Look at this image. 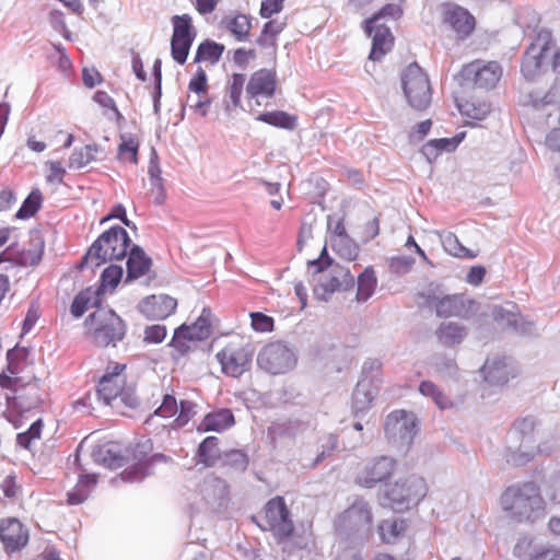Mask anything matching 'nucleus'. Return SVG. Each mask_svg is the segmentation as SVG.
Wrapping results in <instances>:
<instances>
[{
	"instance_id": "nucleus-1",
	"label": "nucleus",
	"mask_w": 560,
	"mask_h": 560,
	"mask_svg": "<svg viewBox=\"0 0 560 560\" xmlns=\"http://www.w3.org/2000/svg\"><path fill=\"white\" fill-rule=\"evenodd\" d=\"M500 501L506 516L516 523L533 524L546 515V502L535 482L510 486Z\"/></svg>"
},
{
	"instance_id": "nucleus-2",
	"label": "nucleus",
	"mask_w": 560,
	"mask_h": 560,
	"mask_svg": "<svg viewBox=\"0 0 560 560\" xmlns=\"http://www.w3.org/2000/svg\"><path fill=\"white\" fill-rule=\"evenodd\" d=\"M316 272H323L331 267L329 272L323 275L314 288V294L320 300H328L331 294L338 291H347L353 288L354 277L349 268L339 264L334 265V260L328 256L327 247L324 246L319 257L310 261Z\"/></svg>"
},
{
	"instance_id": "nucleus-3",
	"label": "nucleus",
	"mask_w": 560,
	"mask_h": 560,
	"mask_svg": "<svg viewBox=\"0 0 560 560\" xmlns=\"http://www.w3.org/2000/svg\"><path fill=\"white\" fill-rule=\"evenodd\" d=\"M537 421L534 417H525L515 421L509 433L506 462L513 466H523L534 458L537 451L535 429Z\"/></svg>"
},
{
	"instance_id": "nucleus-4",
	"label": "nucleus",
	"mask_w": 560,
	"mask_h": 560,
	"mask_svg": "<svg viewBox=\"0 0 560 560\" xmlns=\"http://www.w3.org/2000/svg\"><path fill=\"white\" fill-rule=\"evenodd\" d=\"M130 238L121 226H113L104 232L89 248L84 262L95 267L108 260H120L127 255Z\"/></svg>"
},
{
	"instance_id": "nucleus-5",
	"label": "nucleus",
	"mask_w": 560,
	"mask_h": 560,
	"mask_svg": "<svg viewBox=\"0 0 560 560\" xmlns=\"http://www.w3.org/2000/svg\"><path fill=\"white\" fill-rule=\"evenodd\" d=\"M460 88L471 92L488 93L500 82L503 69L498 61L474 60L463 66L460 72Z\"/></svg>"
},
{
	"instance_id": "nucleus-6",
	"label": "nucleus",
	"mask_w": 560,
	"mask_h": 560,
	"mask_svg": "<svg viewBox=\"0 0 560 560\" xmlns=\"http://www.w3.org/2000/svg\"><path fill=\"white\" fill-rule=\"evenodd\" d=\"M88 330L105 347L114 346L125 336V324L113 311L97 308L85 320Z\"/></svg>"
},
{
	"instance_id": "nucleus-7",
	"label": "nucleus",
	"mask_w": 560,
	"mask_h": 560,
	"mask_svg": "<svg viewBox=\"0 0 560 560\" xmlns=\"http://www.w3.org/2000/svg\"><path fill=\"white\" fill-rule=\"evenodd\" d=\"M427 493V485L423 478L410 476L405 480H398L385 490L387 504L396 512H402L418 504Z\"/></svg>"
},
{
	"instance_id": "nucleus-8",
	"label": "nucleus",
	"mask_w": 560,
	"mask_h": 560,
	"mask_svg": "<svg viewBox=\"0 0 560 560\" xmlns=\"http://www.w3.org/2000/svg\"><path fill=\"white\" fill-rule=\"evenodd\" d=\"M382 363L377 359L364 362L361 378L357 383L352 399L357 412L365 411L377 396L382 385Z\"/></svg>"
},
{
	"instance_id": "nucleus-9",
	"label": "nucleus",
	"mask_w": 560,
	"mask_h": 560,
	"mask_svg": "<svg viewBox=\"0 0 560 560\" xmlns=\"http://www.w3.org/2000/svg\"><path fill=\"white\" fill-rule=\"evenodd\" d=\"M404 94L411 107L423 110L432 100V90L427 73L417 65L410 63L401 77Z\"/></svg>"
},
{
	"instance_id": "nucleus-10",
	"label": "nucleus",
	"mask_w": 560,
	"mask_h": 560,
	"mask_svg": "<svg viewBox=\"0 0 560 560\" xmlns=\"http://www.w3.org/2000/svg\"><path fill=\"white\" fill-rule=\"evenodd\" d=\"M19 382L20 377L8 376L4 372L0 374V386L15 393L13 396H7L8 406L20 412L39 407L44 402V393L37 382H28L25 385H19Z\"/></svg>"
},
{
	"instance_id": "nucleus-11",
	"label": "nucleus",
	"mask_w": 560,
	"mask_h": 560,
	"mask_svg": "<svg viewBox=\"0 0 560 560\" xmlns=\"http://www.w3.org/2000/svg\"><path fill=\"white\" fill-rule=\"evenodd\" d=\"M257 524L264 530L272 532L279 540L289 538L294 530L290 511L282 497H275L266 503L262 523Z\"/></svg>"
},
{
	"instance_id": "nucleus-12",
	"label": "nucleus",
	"mask_w": 560,
	"mask_h": 560,
	"mask_svg": "<svg viewBox=\"0 0 560 560\" xmlns=\"http://www.w3.org/2000/svg\"><path fill=\"white\" fill-rule=\"evenodd\" d=\"M211 334L212 312L209 307H203L192 324H182L174 330L170 346L182 350L189 349L197 342L207 340Z\"/></svg>"
},
{
	"instance_id": "nucleus-13",
	"label": "nucleus",
	"mask_w": 560,
	"mask_h": 560,
	"mask_svg": "<svg viewBox=\"0 0 560 560\" xmlns=\"http://www.w3.org/2000/svg\"><path fill=\"white\" fill-rule=\"evenodd\" d=\"M481 375L491 386H504L520 373L514 358L505 352H490L480 368Z\"/></svg>"
},
{
	"instance_id": "nucleus-14",
	"label": "nucleus",
	"mask_w": 560,
	"mask_h": 560,
	"mask_svg": "<svg viewBox=\"0 0 560 560\" xmlns=\"http://www.w3.org/2000/svg\"><path fill=\"white\" fill-rule=\"evenodd\" d=\"M553 46V38L549 31H540L527 47L521 65L522 73L526 79H535L541 73L547 54Z\"/></svg>"
},
{
	"instance_id": "nucleus-15",
	"label": "nucleus",
	"mask_w": 560,
	"mask_h": 560,
	"mask_svg": "<svg viewBox=\"0 0 560 560\" xmlns=\"http://www.w3.org/2000/svg\"><path fill=\"white\" fill-rule=\"evenodd\" d=\"M173 34L171 38V52L173 59L183 65L186 62L190 47L196 37L192 18L188 13L174 15L171 19Z\"/></svg>"
},
{
	"instance_id": "nucleus-16",
	"label": "nucleus",
	"mask_w": 560,
	"mask_h": 560,
	"mask_svg": "<svg viewBox=\"0 0 560 560\" xmlns=\"http://www.w3.org/2000/svg\"><path fill=\"white\" fill-rule=\"evenodd\" d=\"M277 88L276 70L261 68L252 73L246 85V97L248 102L254 101L259 106L262 98L273 97Z\"/></svg>"
},
{
	"instance_id": "nucleus-17",
	"label": "nucleus",
	"mask_w": 560,
	"mask_h": 560,
	"mask_svg": "<svg viewBox=\"0 0 560 560\" xmlns=\"http://www.w3.org/2000/svg\"><path fill=\"white\" fill-rule=\"evenodd\" d=\"M480 92H471L460 88L455 94V103L459 113L467 119L482 120L492 109L491 102L479 95Z\"/></svg>"
},
{
	"instance_id": "nucleus-18",
	"label": "nucleus",
	"mask_w": 560,
	"mask_h": 560,
	"mask_svg": "<svg viewBox=\"0 0 560 560\" xmlns=\"http://www.w3.org/2000/svg\"><path fill=\"white\" fill-rule=\"evenodd\" d=\"M395 459L389 456L375 457L365 464L357 477V481L363 487L372 488L388 479L395 469Z\"/></svg>"
},
{
	"instance_id": "nucleus-19",
	"label": "nucleus",
	"mask_w": 560,
	"mask_h": 560,
	"mask_svg": "<svg viewBox=\"0 0 560 560\" xmlns=\"http://www.w3.org/2000/svg\"><path fill=\"white\" fill-rule=\"evenodd\" d=\"M416 417L405 410L389 413L385 421V432L390 438H398L401 443L410 444L416 434Z\"/></svg>"
},
{
	"instance_id": "nucleus-20",
	"label": "nucleus",
	"mask_w": 560,
	"mask_h": 560,
	"mask_svg": "<svg viewBox=\"0 0 560 560\" xmlns=\"http://www.w3.org/2000/svg\"><path fill=\"white\" fill-rule=\"evenodd\" d=\"M151 451V440L140 441L133 446L131 450V460L133 464L120 474L124 481L139 482L151 474L149 465H147Z\"/></svg>"
},
{
	"instance_id": "nucleus-21",
	"label": "nucleus",
	"mask_w": 560,
	"mask_h": 560,
	"mask_svg": "<svg viewBox=\"0 0 560 560\" xmlns=\"http://www.w3.org/2000/svg\"><path fill=\"white\" fill-rule=\"evenodd\" d=\"M138 308L148 319H165L175 313L177 300L168 294H152L144 298Z\"/></svg>"
},
{
	"instance_id": "nucleus-22",
	"label": "nucleus",
	"mask_w": 560,
	"mask_h": 560,
	"mask_svg": "<svg viewBox=\"0 0 560 560\" xmlns=\"http://www.w3.org/2000/svg\"><path fill=\"white\" fill-rule=\"evenodd\" d=\"M0 540L7 551L14 552L27 544L28 533L18 518H5L0 521Z\"/></svg>"
},
{
	"instance_id": "nucleus-23",
	"label": "nucleus",
	"mask_w": 560,
	"mask_h": 560,
	"mask_svg": "<svg viewBox=\"0 0 560 560\" xmlns=\"http://www.w3.org/2000/svg\"><path fill=\"white\" fill-rule=\"evenodd\" d=\"M296 361L294 352H259L257 355V365L273 375L290 371Z\"/></svg>"
},
{
	"instance_id": "nucleus-24",
	"label": "nucleus",
	"mask_w": 560,
	"mask_h": 560,
	"mask_svg": "<svg viewBox=\"0 0 560 560\" xmlns=\"http://www.w3.org/2000/svg\"><path fill=\"white\" fill-rule=\"evenodd\" d=\"M222 372L232 377L241 376L252 365V352H217Z\"/></svg>"
},
{
	"instance_id": "nucleus-25",
	"label": "nucleus",
	"mask_w": 560,
	"mask_h": 560,
	"mask_svg": "<svg viewBox=\"0 0 560 560\" xmlns=\"http://www.w3.org/2000/svg\"><path fill=\"white\" fill-rule=\"evenodd\" d=\"M316 420L311 413H303L299 417H291L285 421L275 423V431L285 438L294 439L308 430H314Z\"/></svg>"
},
{
	"instance_id": "nucleus-26",
	"label": "nucleus",
	"mask_w": 560,
	"mask_h": 560,
	"mask_svg": "<svg viewBox=\"0 0 560 560\" xmlns=\"http://www.w3.org/2000/svg\"><path fill=\"white\" fill-rule=\"evenodd\" d=\"M444 21L460 36H468L475 28L474 16L465 9L454 5L445 10Z\"/></svg>"
},
{
	"instance_id": "nucleus-27",
	"label": "nucleus",
	"mask_w": 560,
	"mask_h": 560,
	"mask_svg": "<svg viewBox=\"0 0 560 560\" xmlns=\"http://www.w3.org/2000/svg\"><path fill=\"white\" fill-rule=\"evenodd\" d=\"M474 304L460 295H446L435 303V312L440 317H464L468 316V310Z\"/></svg>"
},
{
	"instance_id": "nucleus-28",
	"label": "nucleus",
	"mask_w": 560,
	"mask_h": 560,
	"mask_svg": "<svg viewBox=\"0 0 560 560\" xmlns=\"http://www.w3.org/2000/svg\"><path fill=\"white\" fill-rule=\"evenodd\" d=\"M92 457L96 464L110 469L122 467L128 463V457L121 454V450L116 443L96 446L92 452Z\"/></svg>"
},
{
	"instance_id": "nucleus-29",
	"label": "nucleus",
	"mask_w": 560,
	"mask_h": 560,
	"mask_svg": "<svg viewBox=\"0 0 560 560\" xmlns=\"http://www.w3.org/2000/svg\"><path fill=\"white\" fill-rule=\"evenodd\" d=\"M372 48L370 59L381 60L394 46V36L385 24H374L372 34Z\"/></svg>"
},
{
	"instance_id": "nucleus-30",
	"label": "nucleus",
	"mask_w": 560,
	"mask_h": 560,
	"mask_svg": "<svg viewBox=\"0 0 560 560\" xmlns=\"http://www.w3.org/2000/svg\"><path fill=\"white\" fill-rule=\"evenodd\" d=\"M201 493L209 505L221 506L228 495V486L223 479L209 477L202 483Z\"/></svg>"
},
{
	"instance_id": "nucleus-31",
	"label": "nucleus",
	"mask_w": 560,
	"mask_h": 560,
	"mask_svg": "<svg viewBox=\"0 0 560 560\" xmlns=\"http://www.w3.org/2000/svg\"><path fill=\"white\" fill-rule=\"evenodd\" d=\"M234 416L230 409H220L205 416L203 420L198 427L199 431H223L234 424Z\"/></svg>"
},
{
	"instance_id": "nucleus-32",
	"label": "nucleus",
	"mask_w": 560,
	"mask_h": 560,
	"mask_svg": "<svg viewBox=\"0 0 560 560\" xmlns=\"http://www.w3.org/2000/svg\"><path fill=\"white\" fill-rule=\"evenodd\" d=\"M345 518L358 529L369 528L372 523V512L369 503L362 499L355 500L346 511Z\"/></svg>"
},
{
	"instance_id": "nucleus-33",
	"label": "nucleus",
	"mask_w": 560,
	"mask_h": 560,
	"mask_svg": "<svg viewBox=\"0 0 560 560\" xmlns=\"http://www.w3.org/2000/svg\"><path fill=\"white\" fill-rule=\"evenodd\" d=\"M44 244L39 240H31L15 250V261L21 266L37 265L43 256Z\"/></svg>"
},
{
	"instance_id": "nucleus-34",
	"label": "nucleus",
	"mask_w": 560,
	"mask_h": 560,
	"mask_svg": "<svg viewBox=\"0 0 560 560\" xmlns=\"http://www.w3.org/2000/svg\"><path fill=\"white\" fill-rule=\"evenodd\" d=\"M151 267V259L145 256L142 249L133 247L127 260L128 279H138L148 273Z\"/></svg>"
},
{
	"instance_id": "nucleus-35",
	"label": "nucleus",
	"mask_w": 560,
	"mask_h": 560,
	"mask_svg": "<svg viewBox=\"0 0 560 560\" xmlns=\"http://www.w3.org/2000/svg\"><path fill=\"white\" fill-rule=\"evenodd\" d=\"M140 141L137 136L122 135L117 149V159L121 163H138Z\"/></svg>"
},
{
	"instance_id": "nucleus-36",
	"label": "nucleus",
	"mask_w": 560,
	"mask_h": 560,
	"mask_svg": "<svg viewBox=\"0 0 560 560\" xmlns=\"http://www.w3.org/2000/svg\"><path fill=\"white\" fill-rule=\"evenodd\" d=\"M225 28L238 42H246L252 31V19L249 15L237 13L224 21Z\"/></svg>"
},
{
	"instance_id": "nucleus-37",
	"label": "nucleus",
	"mask_w": 560,
	"mask_h": 560,
	"mask_svg": "<svg viewBox=\"0 0 560 560\" xmlns=\"http://www.w3.org/2000/svg\"><path fill=\"white\" fill-rule=\"evenodd\" d=\"M197 456L199 463H202L206 467L214 466L222 456L219 448V439L217 436L206 438L198 446Z\"/></svg>"
},
{
	"instance_id": "nucleus-38",
	"label": "nucleus",
	"mask_w": 560,
	"mask_h": 560,
	"mask_svg": "<svg viewBox=\"0 0 560 560\" xmlns=\"http://www.w3.org/2000/svg\"><path fill=\"white\" fill-rule=\"evenodd\" d=\"M377 285V279L373 267H366L358 277V289L355 300L358 302L368 301L374 293Z\"/></svg>"
},
{
	"instance_id": "nucleus-39",
	"label": "nucleus",
	"mask_w": 560,
	"mask_h": 560,
	"mask_svg": "<svg viewBox=\"0 0 560 560\" xmlns=\"http://www.w3.org/2000/svg\"><path fill=\"white\" fill-rule=\"evenodd\" d=\"M259 121L268 124L270 126L293 130L296 127V116L290 115L283 110H273L262 113L256 118Z\"/></svg>"
},
{
	"instance_id": "nucleus-40",
	"label": "nucleus",
	"mask_w": 560,
	"mask_h": 560,
	"mask_svg": "<svg viewBox=\"0 0 560 560\" xmlns=\"http://www.w3.org/2000/svg\"><path fill=\"white\" fill-rule=\"evenodd\" d=\"M122 381L110 378L109 375H103L100 380L96 396L104 404L110 405L112 401L118 399L121 392Z\"/></svg>"
},
{
	"instance_id": "nucleus-41",
	"label": "nucleus",
	"mask_w": 560,
	"mask_h": 560,
	"mask_svg": "<svg viewBox=\"0 0 560 560\" xmlns=\"http://www.w3.org/2000/svg\"><path fill=\"white\" fill-rule=\"evenodd\" d=\"M436 336L441 343L452 347L466 337V330L455 323H444L439 327Z\"/></svg>"
},
{
	"instance_id": "nucleus-42",
	"label": "nucleus",
	"mask_w": 560,
	"mask_h": 560,
	"mask_svg": "<svg viewBox=\"0 0 560 560\" xmlns=\"http://www.w3.org/2000/svg\"><path fill=\"white\" fill-rule=\"evenodd\" d=\"M441 242L445 252L450 255L458 258L472 259L477 257V254L465 247L458 240V237L452 233L446 232L441 235Z\"/></svg>"
},
{
	"instance_id": "nucleus-43",
	"label": "nucleus",
	"mask_w": 560,
	"mask_h": 560,
	"mask_svg": "<svg viewBox=\"0 0 560 560\" xmlns=\"http://www.w3.org/2000/svg\"><path fill=\"white\" fill-rule=\"evenodd\" d=\"M402 14L400 5L388 3L382 7L376 13L364 21V31L368 35L372 34L374 24H381L382 19L397 20Z\"/></svg>"
},
{
	"instance_id": "nucleus-44",
	"label": "nucleus",
	"mask_w": 560,
	"mask_h": 560,
	"mask_svg": "<svg viewBox=\"0 0 560 560\" xmlns=\"http://www.w3.org/2000/svg\"><path fill=\"white\" fill-rule=\"evenodd\" d=\"M330 245L332 250L345 260L353 261L359 257L360 247L350 236L331 240Z\"/></svg>"
},
{
	"instance_id": "nucleus-45",
	"label": "nucleus",
	"mask_w": 560,
	"mask_h": 560,
	"mask_svg": "<svg viewBox=\"0 0 560 560\" xmlns=\"http://www.w3.org/2000/svg\"><path fill=\"white\" fill-rule=\"evenodd\" d=\"M407 524L405 520H386L380 523L378 533L384 542H394L405 530Z\"/></svg>"
},
{
	"instance_id": "nucleus-46",
	"label": "nucleus",
	"mask_w": 560,
	"mask_h": 560,
	"mask_svg": "<svg viewBox=\"0 0 560 560\" xmlns=\"http://www.w3.org/2000/svg\"><path fill=\"white\" fill-rule=\"evenodd\" d=\"M419 393L431 398L442 410L453 406L452 400L431 381H422L419 385Z\"/></svg>"
},
{
	"instance_id": "nucleus-47",
	"label": "nucleus",
	"mask_w": 560,
	"mask_h": 560,
	"mask_svg": "<svg viewBox=\"0 0 560 560\" xmlns=\"http://www.w3.org/2000/svg\"><path fill=\"white\" fill-rule=\"evenodd\" d=\"M431 368L442 377H453L457 373V364L454 357L445 353H438L431 361Z\"/></svg>"
},
{
	"instance_id": "nucleus-48",
	"label": "nucleus",
	"mask_w": 560,
	"mask_h": 560,
	"mask_svg": "<svg viewBox=\"0 0 560 560\" xmlns=\"http://www.w3.org/2000/svg\"><path fill=\"white\" fill-rule=\"evenodd\" d=\"M222 52V45H219L214 42L205 40L198 46L195 61H208L210 63H215L221 58Z\"/></svg>"
},
{
	"instance_id": "nucleus-49",
	"label": "nucleus",
	"mask_w": 560,
	"mask_h": 560,
	"mask_svg": "<svg viewBox=\"0 0 560 560\" xmlns=\"http://www.w3.org/2000/svg\"><path fill=\"white\" fill-rule=\"evenodd\" d=\"M95 483V475H80L75 489L68 493V503L71 505L82 503L89 495V492L85 488L89 486H94Z\"/></svg>"
},
{
	"instance_id": "nucleus-50",
	"label": "nucleus",
	"mask_w": 560,
	"mask_h": 560,
	"mask_svg": "<svg viewBox=\"0 0 560 560\" xmlns=\"http://www.w3.org/2000/svg\"><path fill=\"white\" fill-rule=\"evenodd\" d=\"M93 100L100 106L104 108V114L115 121L119 122L124 119L121 113L116 106L114 98L105 91H96L93 95Z\"/></svg>"
},
{
	"instance_id": "nucleus-51",
	"label": "nucleus",
	"mask_w": 560,
	"mask_h": 560,
	"mask_svg": "<svg viewBox=\"0 0 560 560\" xmlns=\"http://www.w3.org/2000/svg\"><path fill=\"white\" fill-rule=\"evenodd\" d=\"M122 277V269L116 265H109L106 267L101 276V285L98 291L105 293L107 291H113L118 283L120 282Z\"/></svg>"
},
{
	"instance_id": "nucleus-52",
	"label": "nucleus",
	"mask_w": 560,
	"mask_h": 560,
	"mask_svg": "<svg viewBox=\"0 0 560 560\" xmlns=\"http://www.w3.org/2000/svg\"><path fill=\"white\" fill-rule=\"evenodd\" d=\"M42 202V192L38 189L32 190L16 212V218L28 219L33 217L39 210Z\"/></svg>"
},
{
	"instance_id": "nucleus-53",
	"label": "nucleus",
	"mask_w": 560,
	"mask_h": 560,
	"mask_svg": "<svg viewBox=\"0 0 560 560\" xmlns=\"http://www.w3.org/2000/svg\"><path fill=\"white\" fill-rule=\"evenodd\" d=\"M456 147V143L453 139L448 138H441V139H433L428 141L423 148L422 152L427 156L428 160L436 159L438 155L443 151H451L454 150Z\"/></svg>"
},
{
	"instance_id": "nucleus-54",
	"label": "nucleus",
	"mask_w": 560,
	"mask_h": 560,
	"mask_svg": "<svg viewBox=\"0 0 560 560\" xmlns=\"http://www.w3.org/2000/svg\"><path fill=\"white\" fill-rule=\"evenodd\" d=\"M223 465L231 467L238 471H244L248 466V457L241 450H231L225 452L222 456Z\"/></svg>"
},
{
	"instance_id": "nucleus-55",
	"label": "nucleus",
	"mask_w": 560,
	"mask_h": 560,
	"mask_svg": "<svg viewBox=\"0 0 560 560\" xmlns=\"http://www.w3.org/2000/svg\"><path fill=\"white\" fill-rule=\"evenodd\" d=\"M7 371L13 377L28 364V352H7Z\"/></svg>"
},
{
	"instance_id": "nucleus-56",
	"label": "nucleus",
	"mask_w": 560,
	"mask_h": 560,
	"mask_svg": "<svg viewBox=\"0 0 560 560\" xmlns=\"http://www.w3.org/2000/svg\"><path fill=\"white\" fill-rule=\"evenodd\" d=\"M43 427H44L43 420L37 419L35 422L32 423V425L28 428L27 431L19 433L16 435L18 444L21 447L28 450L32 441L40 438V432H42Z\"/></svg>"
},
{
	"instance_id": "nucleus-57",
	"label": "nucleus",
	"mask_w": 560,
	"mask_h": 560,
	"mask_svg": "<svg viewBox=\"0 0 560 560\" xmlns=\"http://www.w3.org/2000/svg\"><path fill=\"white\" fill-rule=\"evenodd\" d=\"M92 298L93 292L90 289L79 292L71 304L72 315L74 317L82 316L88 311Z\"/></svg>"
},
{
	"instance_id": "nucleus-58",
	"label": "nucleus",
	"mask_w": 560,
	"mask_h": 560,
	"mask_svg": "<svg viewBox=\"0 0 560 560\" xmlns=\"http://www.w3.org/2000/svg\"><path fill=\"white\" fill-rule=\"evenodd\" d=\"M245 84V75L242 73H234L229 85V96L235 107L241 106V97Z\"/></svg>"
},
{
	"instance_id": "nucleus-59",
	"label": "nucleus",
	"mask_w": 560,
	"mask_h": 560,
	"mask_svg": "<svg viewBox=\"0 0 560 560\" xmlns=\"http://www.w3.org/2000/svg\"><path fill=\"white\" fill-rule=\"evenodd\" d=\"M492 316L498 325L502 328L516 327L518 324V314L504 310L503 307H495L492 311Z\"/></svg>"
},
{
	"instance_id": "nucleus-60",
	"label": "nucleus",
	"mask_w": 560,
	"mask_h": 560,
	"mask_svg": "<svg viewBox=\"0 0 560 560\" xmlns=\"http://www.w3.org/2000/svg\"><path fill=\"white\" fill-rule=\"evenodd\" d=\"M94 149L86 145L80 150H75L70 158V167L81 168L94 160Z\"/></svg>"
},
{
	"instance_id": "nucleus-61",
	"label": "nucleus",
	"mask_w": 560,
	"mask_h": 560,
	"mask_svg": "<svg viewBox=\"0 0 560 560\" xmlns=\"http://www.w3.org/2000/svg\"><path fill=\"white\" fill-rule=\"evenodd\" d=\"M187 104L190 109H192L195 113L206 116L210 109L211 106V100L209 95H187Z\"/></svg>"
},
{
	"instance_id": "nucleus-62",
	"label": "nucleus",
	"mask_w": 560,
	"mask_h": 560,
	"mask_svg": "<svg viewBox=\"0 0 560 560\" xmlns=\"http://www.w3.org/2000/svg\"><path fill=\"white\" fill-rule=\"evenodd\" d=\"M249 316L254 330L259 332H269L273 330L275 320L272 317L259 312H253Z\"/></svg>"
},
{
	"instance_id": "nucleus-63",
	"label": "nucleus",
	"mask_w": 560,
	"mask_h": 560,
	"mask_svg": "<svg viewBox=\"0 0 560 560\" xmlns=\"http://www.w3.org/2000/svg\"><path fill=\"white\" fill-rule=\"evenodd\" d=\"M178 410V405L176 398L173 395L166 394L163 398L161 406L155 410L154 415L148 418L147 422H149L155 415L170 418L176 415Z\"/></svg>"
},
{
	"instance_id": "nucleus-64",
	"label": "nucleus",
	"mask_w": 560,
	"mask_h": 560,
	"mask_svg": "<svg viewBox=\"0 0 560 560\" xmlns=\"http://www.w3.org/2000/svg\"><path fill=\"white\" fill-rule=\"evenodd\" d=\"M188 91L189 94L192 95H208L207 74L203 70L198 71L196 75L190 79Z\"/></svg>"
}]
</instances>
